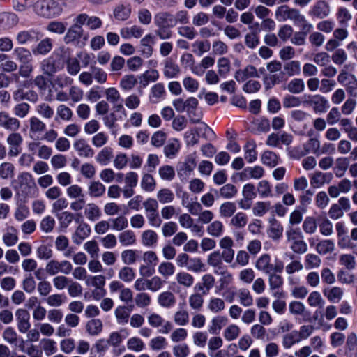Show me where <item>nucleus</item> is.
Masks as SVG:
<instances>
[{
	"mask_svg": "<svg viewBox=\"0 0 357 357\" xmlns=\"http://www.w3.org/2000/svg\"><path fill=\"white\" fill-rule=\"evenodd\" d=\"M34 13L45 18L56 17L61 15V8L54 0H38L33 5Z\"/></svg>",
	"mask_w": 357,
	"mask_h": 357,
	"instance_id": "f257e3e1",
	"label": "nucleus"
},
{
	"mask_svg": "<svg viewBox=\"0 0 357 357\" xmlns=\"http://www.w3.org/2000/svg\"><path fill=\"white\" fill-rule=\"evenodd\" d=\"M271 256L268 254L261 255L255 262V268L265 274L271 272L281 273L284 265L281 261H276L275 264H271Z\"/></svg>",
	"mask_w": 357,
	"mask_h": 357,
	"instance_id": "f03ea898",
	"label": "nucleus"
},
{
	"mask_svg": "<svg viewBox=\"0 0 357 357\" xmlns=\"http://www.w3.org/2000/svg\"><path fill=\"white\" fill-rule=\"evenodd\" d=\"M303 98V103L311 107L317 114L325 113L330 107L328 100L319 94L304 95Z\"/></svg>",
	"mask_w": 357,
	"mask_h": 357,
	"instance_id": "7ed1b4c3",
	"label": "nucleus"
},
{
	"mask_svg": "<svg viewBox=\"0 0 357 357\" xmlns=\"http://www.w3.org/2000/svg\"><path fill=\"white\" fill-rule=\"evenodd\" d=\"M73 265L67 260H50L45 265V271L50 276H56L59 273L68 275L72 272Z\"/></svg>",
	"mask_w": 357,
	"mask_h": 357,
	"instance_id": "20e7f679",
	"label": "nucleus"
},
{
	"mask_svg": "<svg viewBox=\"0 0 357 357\" xmlns=\"http://www.w3.org/2000/svg\"><path fill=\"white\" fill-rule=\"evenodd\" d=\"M340 84H344L347 93L353 96H357V78L353 74L348 73L344 69L341 70L337 76Z\"/></svg>",
	"mask_w": 357,
	"mask_h": 357,
	"instance_id": "39448f33",
	"label": "nucleus"
},
{
	"mask_svg": "<svg viewBox=\"0 0 357 357\" xmlns=\"http://www.w3.org/2000/svg\"><path fill=\"white\" fill-rule=\"evenodd\" d=\"M21 123L19 119L10 116L6 111L0 112V128L9 132H16L20 128Z\"/></svg>",
	"mask_w": 357,
	"mask_h": 357,
	"instance_id": "423d86ee",
	"label": "nucleus"
},
{
	"mask_svg": "<svg viewBox=\"0 0 357 357\" xmlns=\"http://www.w3.org/2000/svg\"><path fill=\"white\" fill-rule=\"evenodd\" d=\"M23 142L22 136L20 133L11 132L6 138V143L8 145V154L12 157L17 156L21 152V145Z\"/></svg>",
	"mask_w": 357,
	"mask_h": 357,
	"instance_id": "0eeeda50",
	"label": "nucleus"
},
{
	"mask_svg": "<svg viewBox=\"0 0 357 357\" xmlns=\"http://www.w3.org/2000/svg\"><path fill=\"white\" fill-rule=\"evenodd\" d=\"M330 13V6L325 0L317 1L308 12L310 16L319 19L326 18Z\"/></svg>",
	"mask_w": 357,
	"mask_h": 357,
	"instance_id": "6e6552de",
	"label": "nucleus"
},
{
	"mask_svg": "<svg viewBox=\"0 0 357 357\" xmlns=\"http://www.w3.org/2000/svg\"><path fill=\"white\" fill-rule=\"evenodd\" d=\"M15 317L19 332L26 333L31 327L29 312L25 309H18L15 312Z\"/></svg>",
	"mask_w": 357,
	"mask_h": 357,
	"instance_id": "1a4fd4ad",
	"label": "nucleus"
},
{
	"mask_svg": "<svg viewBox=\"0 0 357 357\" xmlns=\"http://www.w3.org/2000/svg\"><path fill=\"white\" fill-rule=\"evenodd\" d=\"M73 146L79 157L91 158L95 154L93 148L84 139H76Z\"/></svg>",
	"mask_w": 357,
	"mask_h": 357,
	"instance_id": "9d476101",
	"label": "nucleus"
},
{
	"mask_svg": "<svg viewBox=\"0 0 357 357\" xmlns=\"http://www.w3.org/2000/svg\"><path fill=\"white\" fill-rule=\"evenodd\" d=\"M196 167V160L193 157H189L187 160L180 164L177 174L181 181H185L190 176Z\"/></svg>",
	"mask_w": 357,
	"mask_h": 357,
	"instance_id": "9b49d317",
	"label": "nucleus"
},
{
	"mask_svg": "<svg viewBox=\"0 0 357 357\" xmlns=\"http://www.w3.org/2000/svg\"><path fill=\"white\" fill-rule=\"evenodd\" d=\"M91 234L90 226L81 222L72 236V240L76 245H80Z\"/></svg>",
	"mask_w": 357,
	"mask_h": 357,
	"instance_id": "f8f14e48",
	"label": "nucleus"
},
{
	"mask_svg": "<svg viewBox=\"0 0 357 357\" xmlns=\"http://www.w3.org/2000/svg\"><path fill=\"white\" fill-rule=\"evenodd\" d=\"M323 294L329 302L337 303L343 298L344 290L342 288L337 286L326 287L323 289Z\"/></svg>",
	"mask_w": 357,
	"mask_h": 357,
	"instance_id": "ddd939ff",
	"label": "nucleus"
},
{
	"mask_svg": "<svg viewBox=\"0 0 357 357\" xmlns=\"http://www.w3.org/2000/svg\"><path fill=\"white\" fill-rule=\"evenodd\" d=\"M154 22L158 27H173L176 25L174 16L168 13H159L154 17Z\"/></svg>",
	"mask_w": 357,
	"mask_h": 357,
	"instance_id": "4468645a",
	"label": "nucleus"
},
{
	"mask_svg": "<svg viewBox=\"0 0 357 357\" xmlns=\"http://www.w3.org/2000/svg\"><path fill=\"white\" fill-rule=\"evenodd\" d=\"M155 43V36L151 33L146 35L140 40V52L145 57H150L153 52V45Z\"/></svg>",
	"mask_w": 357,
	"mask_h": 357,
	"instance_id": "2eb2a0df",
	"label": "nucleus"
},
{
	"mask_svg": "<svg viewBox=\"0 0 357 357\" xmlns=\"http://www.w3.org/2000/svg\"><path fill=\"white\" fill-rule=\"evenodd\" d=\"M235 79L243 82L251 77H259L257 68L252 65H248L243 69L237 70L234 75Z\"/></svg>",
	"mask_w": 357,
	"mask_h": 357,
	"instance_id": "dca6fc26",
	"label": "nucleus"
},
{
	"mask_svg": "<svg viewBox=\"0 0 357 357\" xmlns=\"http://www.w3.org/2000/svg\"><path fill=\"white\" fill-rule=\"evenodd\" d=\"M165 95L166 91L164 84L157 83L151 88L149 100L151 103L155 104L163 100Z\"/></svg>",
	"mask_w": 357,
	"mask_h": 357,
	"instance_id": "f3484780",
	"label": "nucleus"
},
{
	"mask_svg": "<svg viewBox=\"0 0 357 357\" xmlns=\"http://www.w3.org/2000/svg\"><path fill=\"white\" fill-rule=\"evenodd\" d=\"M84 215L89 222H96L102 216V212L100 207L93 202L86 204Z\"/></svg>",
	"mask_w": 357,
	"mask_h": 357,
	"instance_id": "a211bd4d",
	"label": "nucleus"
},
{
	"mask_svg": "<svg viewBox=\"0 0 357 357\" xmlns=\"http://www.w3.org/2000/svg\"><path fill=\"white\" fill-rule=\"evenodd\" d=\"M181 68L171 59H166L164 63L163 75L167 79L176 78L181 74Z\"/></svg>",
	"mask_w": 357,
	"mask_h": 357,
	"instance_id": "6ab92c4d",
	"label": "nucleus"
},
{
	"mask_svg": "<svg viewBox=\"0 0 357 357\" xmlns=\"http://www.w3.org/2000/svg\"><path fill=\"white\" fill-rule=\"evenodd\" d=\"M46 129L45 123L36 116L29 119V135L34 138L37 135L43 133Z\"/></svg>",
	"mask_w": 357,
	"mask_h": 357,
	"instance_id": "aec40b11",
	"label": "nucleus"
},
{
	"mask_svg": "<svg viewBox=\"0 0 357 357\" xmlns=\"http://www.w3.org/2000/svg\"><path fill=\"white\" fill-rule=\"evenodd\" d=\"M277 272H271L268 273V285L270 289L274 291L273 296L275 297H280L282 293L279 292L280 288L283 284V279L280 275L276 274Z\"/></svg>",
	"mask_w": 357,
	"mask_h": 357,
	"instance_id": "412c9836",
	"label": "nucleus"
},
{
	"mask_svg": "<svg viewBox=\"0 0 357 357\" xmlns=\"http://www.w3.org/2000/svg\"><path fill=\"white\" fill-rule=\"evenodd\" d=\"M158 241L157 233L153 229L144 230L141 234V243L148 248L155 247Z\"/></svg>",
	"mask_w": 357,
	"mask_h": 357,
	"instance_id": "4be33fe9",
	"label": "nucleus"
},
{
	"mask_svg": "<svg viewBox=\"0 0 357 357\" xmlns=\"http://www.w3.org/2000/svg\"><path fill=\"white\" fill-rule=\"evenodd\" d=\"M181 63L184 67H189L195 75H202L204 73V70H199V67L195 66V59L191 53L183 54L181 56Z\"/></svg>",
	"mask_w": 357,
	"mask_h": 357,
	"instance_id": "5701e85b",
	"label": "nucleus"
},
{
	"mask_svg": "<svg viewBox=\"0 0 357 357\" xmlns=\"http://www.w3.org/2000/svg\"><path fill=\"white\" fill-rule=\"evenodd\" d=\"M106 188L100 181H92L88 186V193L91 197L98 198L104 195Z\"/></svg>",
	"mask_w": 357,
	"mask_h": 357,
	"instance_id": "b1692460",
	"label": "nucleus"
},
{
	"mask_svg": "<svg viewBox=\"0 0 357 357\" xmlns=\"http://www.w3.org/2000/svg\"><path fill=\"white\" fill-rule=\"evenodd\" d=\"M83 29L79 25H73L67 31L64 40L66 43H78L82 36Z\"/></svg>",
	"mask_w": 357,
	"mask_h": 357,
	"instance_id": "393cba45",
	"label": "nucleus"
},
{
	"mask_svg": "<svg viewBox=\"0 0 357 357\" xmlns=\"http://www.w3.org/2000/svg\"><path fill=\"white\" fill-rule=\"evenodd\" d=\"M185 111L188 113L189 120L192 123H197L201 121L199 117L192 116L194 114V110H196L198 105V100L195 97H190L185 100Z\"/></svg>",
	"mask_w": 357,
	"mask_h": 357,
	"instance_id": "a878e982",
	"label": "nucleus"
},
{
	"mask_svg": "<svg viewBox=\"0 0 357 357\" xmlns=\"http://www.w3.org/2000/svg\"><path fill=\"white\" fill-rule=\"evenodd\" d=\"M257 145L255 141L249 140L243 146L244 158L248 163H252L257 159Z\"/></svg>",
	"mask_w": 357,
	"mask_h": 357,
	"instance_id": "bb28decb",
	"label": "nucleus"
},
{
	"mask_svg": "<svg viewBox=\"0 0 357 357\" xmlns=\"http://www.w3.org/2000/svg\"><path fill=\"white\" fill-rule=\"evenodd\" d=\"M331 178V174H325L321 172H315L311 176L310 184L314 188H320L326 183H329Z\"/></svg>",
	"mask_w": 357,
	"mask_h": 357,
	"instance_id": "cd10ccee",
	"label": "nucleus"
},
{
	"mask_svg": "<svg viewBox=\"0 0 357 357\" xmlns=\"http://www.w3.org/2000/svg\"><path fill=\"white\" fill-rule=\"evenodd\" d=\"M283 233V227L275 219L270 220V226L267 230L268 236L273 240H279Z\"/></svg>",
	"mask_w": 357,
	"mask_h": 357,
	"instance_id": "c85d7f7f",
	"label": "nucleus"
},
{
	"mask_svg": "<svg viewBox=\"0 0 357 357\" xmlns=\"http://www.w3.org/2000/svg\"><path fill=\"white\" fill-rule=\"evenodd\" d=\"M175 280L181 287L188 289L190 288L195 282L194 277L186 271H180L176 274Z\"/></svg>",
	"mask_w": 357,
	"mask_h": 357,
	"instance_id": "c756f323",
	"label": "nucleus"
},
{
	"mask_svg": "<svg viewBox=\"0 0 357 357\" xmlns=\"http://www.w3.org/2000/svg\"><path fill=\"white\" fill-rule=\"evenodd\" d=\"M181 148L179 141L177 139H172L164 147L165 155L170 159L174 158Z\"/></svg>",
	"mask_w": 357,
	"mask_h": 357,
	"instance_id": "7c9ffc66",
	"label": "nucleus"
},
{
	"mask_svg": "<svg viewBox=\"0 0 357 357\" xmlns=\"http://www.w3.org/2000/svg\"><path fill=\"white\" fill-rule=\"evenodd\" d=\"M13 55L20 64L33 61L31 52L26 48L17 47L13 50Z\"/></svg>",
	"mask_w": 357,
	"mask_h": 357,
	"instance_id": "2f4dec72",
	"label": "nucleus"
},
{
	"mask_svg": "<svg viewBox=\"0 0 357 357\" xmlns=\"http://www.w3.org/2000/svg\"><path fill=\"white\" fill-rule=\"evenodd\" d=\"M158 302L161 307L170 308L175 305L176 298L173 293L167 291L159 294Z\"/></svg>",
	"mask_w": 357,
	"mask_h": 357,
	"instance_id": "473e14b6",
	"label": "nucleus"
},
{
	"mask_svg": "<svg viewBox=\"0 0 357 357\" xmlns=\"http://www.w3.org/2000/svg\"><path fill=\"white\" fill-rule=\"evenodd\" d=\"M315 250L321 255L331 253L335 250V243L331 239L321 240L316 245Z\"/></svg>",
	"mask_w": 357,
	"mask_h": 357,
	"instance_id": "72a5a7b5",
	"label": "nucleus"
},
{
	"mask_svg": "<svg viewBox=\"0 0 357 357\" xmlns=\"http://www.w3.org/2000/svg\"><path fill=\"white\" fill-rule=\"evenodd\" d=\"M119 243L122 246H131L136 243V236L133 231L128 229L121 232L119 236Z\"/></svg>",
	"mask_w": 357,
	"mask_h": 357,
	"instance_id": "f704fd0d",
	"label": "nucleus"
},
{
	"mask_svg": "<svg viewBox=\"0 0 357 357\" xmlns=\"http://www.w3.org/2000/svg\"><path fill=\"white\" fill-rule=\"evenodd\" d=\"M121 257L122 262L126 265H132L136 263L139 258V251L137 250L128 249L121 252Z\"/></svg>",
	"mask_w": 357,
	"mask_h": 357,
	"instance_id": "c9c22d12",
	"label": "nucleus"
},
{
	"mask_svg": "<svg viewBox=\"0 0 357 357\" xmlns=\"http://www.w3.org/2000/svg\"><path fill=\"white\" fill-rule=\"evenodd\" d=\"M37 38L36 33L33 30H23L16 35V40L20 45H25L34 41Z\"/></svg>",
	"mask_w": 357,
	"mask_h": 357,
	"instance_id": "e433bc0d",
	"label": "nucleus"
},
{
	"mask_svg": "<svg viewBox=\"0 0 357 357\" xmlns=\"http://www.w3.org/2000/svg\"><path fill=\"white\" fill-rule=\"evenodd\" d=\"M300 341L298 332L297 331H292L283 335L282 344L284 349H288Z\"/></svg>",
	"mask_w": 357,
	"mask_h": 357,
	"instance_id": "4c0bfd02",
	"label": "nucleus"
},
{
	"mask_svg": "<svg viewBox=\"0 0 357 357\" xmlns=\"http://www.w3.org/2000/svg\"><path fill=\"white\" fill-rule=\"evenodd\" d=\"M237 296L240 304L244 307H250L253 304V297L250 291L246 288H241L237 291Z\"/></svg>",
	"mask_w": 357,
	"mask_h": 357,
	"instance_id": "58836bf2",
	"label": "nucleus"
},
{
	"mask_svg": "<svg viewBox=\"0 0 357 357\" xmlns=\"http://www.w3.org/2000/svg\"><path fill=\"white\" fill-rule=\"evenodd\" d=\"M236 211V206L234 202H225L220 206L219 213L222 218H231L235 214Z\"/></svg>",
	"mask_w": 357,
	"mask_h": 357,
	"instance_id": "ea45409f",
	"label": "nucleus"
},
{
	"mask_svg": "<svg viewBox=\"0 0 357 357\" xmlns=\"http://www.w3.org/2000/svg\"><path fill=\"white\" fill-rule=\"evenodd\" d=\"M157 201L161 204H167L172 203L174 199L175 195L174 192L169 188H162L157 192Z\"/></svg>",
	"mask_w": 357,
	"mask_h": 357,
	"instance_id": "a19ab883",
	"label": "nucleus"
},
{
	"mask_svg": "<svg viewBox=\"0 0 357 357\" xmlns=\"http://www.w3.org/2000/svg\"><path fill=\"white\" fill-rule=\"evenodd\" d=\"M225 308V303L223 299L217 297L211 298L207 303V309L212 313H219Z\"/></svg>",
	"mask_w": 357,
	"mask_h": 357,
	"instance_id": "79ce46f5",
	"label": "nucleus"
},
{
	"mask_svg": "<svg viewBox=\"0 0 357 357\" xmlns=\"http://www.w3.org/2000/svg\"><path fill=\"white\" fill-rule=\"evenodd\" d=\"M0 22L3 29H8L18 23V17L13 13H2L0 15Z\"/></svg>",
	"mask_w": 357,
	"mask_h": 357,
	"instance_id": "37998d69",
	"label": "nucleus"
},
{
	"mask_svg": "<svg viewBox=\"0 0 357 357\" xmlns=\"http://www.w3.org/2000/svg\"><path fill=\"white\" fill-rule=\"evenodd\" d=\"M305 82L301 78L291 79L287 86V91L293 94L301 93L305 90Z\"/></svg>",
	"mask_w": 357,
	"mask_h": 357,
	"instance_id": "c03bdc74",
	"label": "nucleus"
},
{
	"mask_svg": "<svg viewBox=\"0 0 357 357\" xmlns=\"http://www.w3.org/2000/svg\"><path fill=\"white\" fill-rule=\"evenodd\" d=\"M210 48L211 43L208 40H196L192 44V52L199 56L208 52Z\"/></svg>",
	"mask_w": 357,
	"mask_h": 357,
	"instance_id": "a18cd8bd",
	"label": "nucleus"
},
{
	"mask_svg": "<svg viewBox=\"0 0 357 357\" xmlns=\"http://www.w3.org/2000/svg\"><path fill=\"white\" fill-rule=\"evenodd\" d=\"M56 120L69 121L72 119L73 113L69 107L66 105H59L56 107Z\"/></svg>",
	"mask_w": 357,
	"mask_h": 357,
	"instance_id": "49530a36",
	"label": "nucleus"
},
{
	"mask_svg": "<svg viewBox=\"0 0 357 357\" xmlns=\"http://www.w3.org/2000/svg\"><path fill=\"white\" fill-rule=\"evenodd\" d=\"M188 303L192 310L199 312L203 307L204 297L200 293H193L189 296Z\"/></svg>",
	"mask_w": 357,
	"mask_h": 357,
	"instance_id": "de8ad7c7",
	"label": "nucleus"
},
{
	"mask_svg": "<svg viewBox=\"0 0 357 357\" xmlns=\"http://www.w3.org/2000/svg\"><path fill=\"white\" fill-rule=\"evenodd\" d=\"M31 106L24 102L16 104L13 108V112L15 117L20 119L26 118L30 112Z\"/></svg>",
	"mask_w": 357,
	"mask_h": 357,
	"instance_id": "09e8293b",
	"label": "nucleus"
},
{
	"mask_svg": "<svg viewBox=\"0 0 357 357\" xmlns=\"http://www.w3.org/2000/svg\"><path fill=\"white\" fill-rule=\"evenodd\" d=\"M175 271V266L169 261H162L158 267V273L165 278H169L172 276Z\"/></svg>",
	"mask_w": 357,
	"mask_h": 357,
	"instance_id": "8fccbe9b",
	"label": "nucleus"
},
{
	"mask_svg": "<svg viewBox=\"0 0 357 357\" xmlns=\"http://www.w3.org/2000/svg\"><path fill=\"white\" fill-rule=\"evenodd\" d=\"M118 278L124 282H131L135 278V271L128 266H123L118 272Z\"/></svg>",
	"mask_w": 357,
	"mask_h": 357,
	"instance_id": "3c124183",
	"label": "nucleus"
},
{
	"mask_svg": "<svg viewBox=\"0 0 357 357\" xmlns=\"http://www.w3.org/2000/svg\"><path fill=\"white\" fill-rule=\"evenodd\" d=\"M102 322L99 319H93L89 321L86 325V331L91 335H98L102 331Z\"/></svg>",
	"mask_w": 357,
	"mask_h": 357,
	"instance_id": "603ef678",
	"label": "nucleus"
},
{
	"mask_svg": "<svg viewBox=\"0 0 357 357\" xmlns=\"http://www.w3.org/2000/svg\"><path fill=\"white\" fill-rule=\"evenodd\" d=\"M186 269L193 273L205 271V264L199 257H190Z\"/></svg>",
	"mask_w": 357,
	"mask_h": 357,
	"instance_id": "864d4df0",
	"label": "nucleus"
},
{
	"mask_svg": "<svg viewBox=\"0 0 357 357\" xmlns=\"http://www.w3.org/2000/svg\"><path fill=\"white\" fill-rule=\"evenodd\" d=\"M40 68L43 73L50 77L52 76L57 72V68L52 58H47L44 59L40 64Z\"/></svg>",
	"mask_w": 357,
	"mask_h": 357,
	"instance_id": "5fc2aeb1",
	"label": "nucleus"
},
{
	"mask_svg": "<svg viewBox=\"0 0 357 357\" xmlns=\"http://www.w3.org/2000/svg\"><path fill=\"white\" fill-rule=\"evenodd\" d=\"M113 156V150L110 147L103 148L96 155V161L102 165H107Z\"/></svg>",
	"mask_w": 357,
	"mask_h": 357,
	"instance_id": "6e6d98bb",
	"label": "nucleus"
},
{
	"mask_svg": "<svg viewBox=\"0 0 357 357\" xmlns=\"http://www.w3.org/2000/svg\"><path fill=\"white\" fill-rule=\"evenodd\" d=\"M228 319L225 316H217L211 320V325L209 327V332L211 333H216L219 332L221 328L226 326Z\"/></svg>",
	"mask_w": 357,
	"mask_h": 357,
	"instance_id": "4d7b16f0",
	"label": "nucleus"
},
{
	"mask_svg": "<svg viewBox=\"0 0 357 357\" xmlns=\"http://www.w3.org/2000/svg\"><path fill=\"white\" fill-rule=\"evenodd\" d=\"M137 84V79L134 75H126L121 79L119 86L123 91H130Z\"/></svg>",
	"mask_w": 357,
	"mask_h": 357,
	"instance_id": "13d9d810",
	"label": "nucleus"
},
{
	"mask_svg": "<svg viewBox=\"0 0 357 357\" xmlns=\"http://www.w3.org/2000/svg\"><path fill=\"white\" fill-rule=\"evenodd\" d=\"M116 321L120 325H124L128 322L130 313L125 306H118L114 310Z\"/></svg>",
	"mask_w": 357,
	"mask_h": 357,
	"instance_id": "bf43d9fd",
	"label": "nucleus"
},
{
	"mask_svg": "<svg viewBox=\"0 0 357 357\" xmlns=\"http://www.w3.org/2000/svg\"><path fill=\"white\" fill-rule=\"evenodd\" d=\"M285 74L289 77L298 75L301 73V63L299 61L293 60L284 65Z\"/></svg>",
	"mask_w": 357,
	"mask_h": 357,
	"instance_id": "052dcab7",
	"label": "nucleus"
},
{
	"mask_svg": "<svg viewBox=\"0 0 357 357\" xmlns=\"http://www.w3.org/2000/svg\"><path fill=\"white\" fill-rule=\"evenodd\" d=\"M207 264L215 268V270L220 271L222 269V261L220 253L218 250L211 252L207 257Z\"/></svg>",
	"mask_w": 357,
	"mask_h": 357,
	"instance_id": "680f3d73",
	"label": "nucleus"
},
{
	"mask_svg": "<svg viewBox=\"0 0 357 357\" xmlns=\"http://www.w3.org/2000/svg\"><path fill=\"white\" fill-rule=\"evenodd\" d=\"M307 303L310 307L322 308L324 305V300L319 291H312L307 298Z\"/></svg>",
	"mask_w": 357,
	"mask_h": 357,
	"instance_id": "e2e57ef3",
	"label": "nucleus"
},
{
	"mask_svg": "<svg viewBox=\"0 0 357 357\" xmlns=\"http://www.w3.org/2000/svg\"><path fill=\"white\" fill-rule=\"evenodd\" d=\"M231 218L229 224L234 228H243L248 223V217L243 212H238Z\"/></svg>",
	"mask_w": 357,
	"mask_h": 357,
	"instance_id": "0e129e2a",
	"label": "nucleus"
},
{
	"mask_svg": "<svg viewBox=\"0 0 357 357\" xmlns=\"http://www.w3.org/2000/svg\"><path fill=\"white\" fill-rule=\"evenodd\" d=\"M206 230L210 236L220 237L223 233L224 226L221 221L215 220L208 225Z\"/></svg>",
	"mask_w": 357,
	"mask_h": 357,
	"instance_id": "69168bd1",
	"label": "nucleus"
},
{
	"mask_svg": "<svg viewBox=\"0 0 357 357\" xmlns=\"http://www.w3.org/2000/svg\"><path fill=\"white\" fill-rule=\"evenodd\" d=\"M42 349L45 354L50 356L57 351L56 342L49 338H44L41 340Z\"/></svg>",
	"mask_w": 357,
	"mask_h": 357,
	"instance_id": "338daca9",
	"label": "nucleus"
},
{
	"mask_svg": "<svg viewBox=\"0 0 357 357\" xmlns=\"http://www.w3.org/2000/svg\"><path fill=\"white\" fill-rule=\"evenodd\" d=\"M261 160L264 165L273 167L278 163V156L271 151H266L263 153Z\"/></svg>",
	"mask_w": 357,
	"mask_h": 357,
	"instance_id": "774afa93",
	"label": "nucleus"
}]
</instances>
